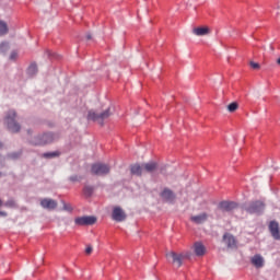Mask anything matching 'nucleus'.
Returning a JSON list of instances; mask_svg holds the SVG:
<instances>
[{"label":"nucleus","mask_w":280,"mask_h":280,"mask_svg":"<svg viewBox=\"0 0 280 280\" xmlns=\"http://www.w3.org/2000/svg\"><path fill=\"white\" fill-rule=\"evenodd\" d=\"M60 139V135L58 132H43L30 139V143L35 147H44L47 144H51Z\"/></svg>","instance_id":"1"},{"label":"nucleus","mask_w":280,"mask_h":280,"mask_svg":"<svg viewBox=\"0 0 280 280\" xmlns=\"http://www.w3.org/2000/svg\"><path fill=\"white\" fill-rule=\"evenodd\" d=\"M242 209L248 214L261 215L266 209L265 201L256 200L243 203Z\"/></svg>","instance_id":"2"},{"label":"nucleus","mask_w":280,"mask_h":280,"mask_svg":"<svg viewBox=\"0 0 280 280\" xmlns=\"http://www.w3.org/2000/svg\"><path fill=\"white\" fill-rule=\"evenodd\" d=\"M18 113L15 109L8 110L4 122L7 125V128L12 133H19L21 131V125L16 121Z\"/></svg>","instance_id":"3"},{"label":"nucleus","mask_w":280,"mask_h":280,"mask_svg":"<svg viewBox=\"0 0 280 280\" xmlns=\"http://www.w3.org/2000/svg\"><path fill=\"white\" fill-rule=\"evenodd\" d=\"M110 115H113V113H110V107L106 108L102 113H96L95 110L91 109L88 114V120L96 121L101 126H104V120L108 119Z\"/></svg>","instance_id":"4"},{"label":"nucleus","mask_w":280,"mask_h":280,"mask_svg":"<svg viewBox=\"0 0 280 280\" xmlns=\"http://www.w3.org/2000/svg\"><path fill=\"white\" fill-rule=\"evenodd\" d=\"M91 172L95 176L108 175V173H110V165H108L106 163L97 162V163L92 164Z\"/></svg>","instance_id":"5"},{"label":"nucleus","mask_w":280,"mask_h":280,"mask_svg":"<svg viewBox=\"0 0 280 280\" xmlns=\"http://www.w3.org/2000/svg\"><path fill=\"white\" fill-rule=\"evenodd\" d=\"M97 222L96 217H77L74 223L78 226H91Z\"/></svg>","instance_id":"6"},{"label":"nucleus","mask_w":280,"mask_h":280,"mask_svg":"<svg viewBox=\"0 0 280 280\" xmlns=\"http://www.w3.org/2000/svg\"><path fill=\"white\" fill-rule=\"evenodd\" d=\"M112 218L116 222H124L126 220V212L117 206L112 212Z\"/></svg>","instance_id":"7"},{"label":"nucleus","mask_w":280,"mask_h":280,"mask_svg":"<svg viewBox=\"0 0 280 280\" xmlns=\"http://www.w3.org/2000/svg\"><path fill=\"white\" fill-rule=\"evenodd\" d=\"M269 232L276 241H280V228L278 221H270Z\"/></svg>","instance_id":"8"},{"label":"nucleus","mask_w":280,"mask_h":280,"mask_svg":"<svg viewBox=\"0 0 280 280\" xmlns=\"http://www.w3.org/2000/svg\"><path fill=\"white\" fill-rule=\"evenodd\" d=\"M167 259H172V264L175 265L177 268L182 266L183 262V254H176V252H170L166 254Z\"/></svg>","instance_id":"9"},{"label":"nucleus","mask_w":280,"mask_h":280,"mask_svg":"<svg viewBox=\"0 0 280 280\" xmlns=\"http://www.w3.org/2000/svg\"><path fill=\"white\" fill-rule=\"evenodd\" d=\"M160 197L168 203H173L176 195L173 192V190H170V188H164L162 192L160 194Z\"/></svg>","instance_id":"10"},{"label":"nucleus","mask_w":280,"mask_h":280,"mask_svg":"<svg viewBox=\"0 0 280 280\" xmlns=\"http://www.w3.org/2000/svg\"><path fill=\"white\" fill-rule=\"evenodd\" d=\"M237 208V203L235 201H220L219 209L222 212H231Z\"/></svg>","instance_id":"11"},{"label":"nucleus","mask_w":280,"mask_h":280,"mask_svg":"<svg viewBox=\"0 0 280 280\" xmlns=\"http://www.w3.org/2000/svg\"><path fill=\"white\" fill-rule=\"evenodd\" d=\"M40 207L44 209H47L49 211H52V210L57 209L58 202L55 201V199H42Z\"/></svg>","instance_id":"12"},{"label":"nucleus","mask_w":280,"mask_h":280,"mask_svg":"<svg viewBox=\"0 0 280 280\" xmlns=\"http://www.w3.org/2000/svg\"><path fill=\"white\" fill-rule=\"evenodd\" d=\"M210 33V30L208 26H199V27H194L192 28V34L201 37V36H206Z\"/></svg>","instance_id":"13"},{"label":"nucleus","mask_w":280,"mask_h":280,"mask_svg":"<svg viewBox=\"0 0 280 280\" xmlns=\"http://www.w3.org/2000/svg\"><path fill=\"white\" fill-rule=\"evenodd\" d=\"M250 261L256 268H262L265 265V260L260 254H255Z\"/></svg>","instance_id":"14"},{"label":"nucleus","mask_w":280,"mask_h":280,"mask_svg":"<svg viewBox=\"0 0 280 280\" xmlns=\"http://www.w3.org/2000/svg\"><path fill=\"white\" fill-rule=\"evenodd\" d=\"M130 172L132 175L141 176L143 174V164H139V163L132 164L130 166Z\"/></svg>","instance_id":"15"},{"label":"nucleus","mask_w":280,"mask_h":280,"mask_svg":"<svg viewBox=\"0 0 280 280\" xmlns=\"http://www.w3.org/2000/svg\"><path fill=\"white\" fill-rule=\"evenodd\" d=\"M38 73V66L36 62H32L27 70H26V74L30 77V78H34L36 77Z\"/></svg>","instance_id":"16"},{"label":"nucleus","mask_w":280,"mask_h":280,"mask_svg":"<svg viewBox=\"0 0 280 280\" xmlns=\"http://www.w3.org/2000/svg\"><path fill=\"white\" fill-rule=\"evenodd\" d=\"M223 241L225 242L226 246L229 248H234L236 247V241L232 234H224Z\"/></svg>","instance_id":"17"},{"label":"nucleus","mask_w":280,"mask_h":280,"mask_svg":"<svg viewBox=\"0 0 280 280\" xmlns=\"http://www.w3.org/2000/svg\"><path fill=\"white\" fill-rule=\"evenodd\" d=\"M142 167L147 173H152L158 168V163L154 161H150L147 163H142Z\"/></svg>","instance_id":"18"},{"label":"nucleus","mask_w":280,"mask_h":280,"mask_svg":"<svg viewBox=\"0 0 280 280\" xmlns=\"http://www.w3.org/2000/svg\"><path fill=\"white\" fill-rule=\"evenodd\" d=\"M208 214L206 212H202V214H197L196 217H191V221L196 224H202L207 221Z\"/></svg>","instance_id":"19"},{"label":"nucleus","mask_w":280,"mask_h":280,"mask_svg":"<svg viewBox=\"0 0 280 280\" xmlns=\"http://www.w3.org/2000/svg\"><path fill=\"white\" fill-rule=\"evenodd\" d=\"M194 248H195V254L198 257L203 256L206 253V248H205V245H202V243H195Z\"/></svg>","instance_id":"20"},{"label":"nucleus","mask_w":280,"mask_h":280,"mask_svg":"<svg viewBox=\"0 0 280 280\" xmlns=\"http://www.w3.org/2000/svg\"><path fill=\"white\" fill-rule=\"evenodd\" d=\"M9 34V25L5 21L0 20V37Z\"/></svg>","instance_id":"21"},{"label":"nucleus","mask_w":280,"mask_h":280,"mask_svg":"<svg viewBox=\"0 0 280 280\" xmlns=\"http://www.w3.org/2000/svg\"><path fill=\"white\" fill-rule=\"evenodd\" d=\"M94 191H95V187L94 186H84V188H83V195L86 198H90L91 196H93Z\"/></svg>","instance_id":"22"},{"label":"nucleus","mask_w":280,"mask_h":280,"mask_svg":"<svg viewBox=\"0 0 280 280\" xmlns=\"http://www.w3.org/2000/svg\"><path fill=\"white\" fill-rule=\"evenodd\" d=\"M58 156H60V151H51V152L43 153V158H45V159H55Z\"/></svg>","instance_id":"23"},{"label":"nucleus","mask_w":280,"mask_h":280,"mask_svg":"<svg viewBox=\"0 0 280 280\" xmlns=\"http://www.w3.org/2000/svg\"><path fill=\"white\" fill-rule=\"evenodd\" d=\"M10 50V43L9 42H2L0 44V54H7Z\"/></svg>","instance_id":"24"},{"label":"nucleus","mask_w":280,"mask_h":280,"mask_svg":"<svg viewBox=\"0 0 280 280\" xmlns=\"http://www.w3.org/2000/svg\"><path fill=\"white\" fill-rule=\"evenodd\" d=\"M8 159L11 160H19L22 156V151H14V152H10L8 153Z\"/></svg>","instance_id":"25"},{"label":"nucleus","mask_w":280,"mask_h":280,"mask_svg":"<svg viewBox=\"0 0 280 280\" xmlns=\"http://www.w3.org/2000/svg\"><path fill=\"white\" fill-rule=\"evenodd\" d=\"M238 107V104L236 102H232L228 105V109L230 113H234Z\"/></svg>","instance_id":"26"},{"label":"nucleus","mask_w":280,"mask_h":280,"mask_svg":"<svg viewBox=\"0 0 280 280\" xmlns=\"http://www.w3.org/2000/svg\"><path fill=\"white\" fill-rule=\"evenodd\" d=\"M16 206L14 199H8V201H5L4 207L7 208H14Z\"/></svg>","instance_id":"27"},{"label":"nucleus","mask_w":280,"mask_h":280,"mask_svg":"<svg viewBox=\"0 0 280 280\" xmlns=\"http://www.w3.org/2000/svg\"><path fill=\"white\" fill-rule=\"evenodd\" d=\"M69 180L70 182H72V183H75V182H80V176H78V175H71L70 177H69Z\"/></svg>","instance_id":"28"},{"label":"nucleus","mask_w":280,"mask_h":280,"mask_svg":"<svg viewBox=\"0 0 280 280\" xmlns=\"http://www.w3.org/2000/svg\"><path fill=\"white\" fill-rule=\"evenodd\" d=\"M46 55L48 58H57V54L51 50H46Z\"/></svg>","instance_id":"29"},{"label":"nucleus","mask_w":280,"mask_h":280,"mask_svg":"<svg viewBox=\"0 0 280 280\" xmlns=\"http://www.w3.org/2000/svg\"><path fill=\"white\" fill-rule=\"evenodd\" d=\"M19 54L18 51L13 50L11 54H10V60H16Z\"/></svg>","instance_id":"30"},{"label":"nucleus","mask_w":280,"mask_h":280,"mask_svg":"<svg viewBox=\"0 0 280 280\" xmlns=\"http://www.w3.org/2000/svg\"><path fill=\"white\" fill-rule=\"evenodd\" d=\"M250 67L254 70H258L260 68L259 63L258 62H254V61H250Z\"/></svg>","instance_id":"31"},{"label":"nucleus","mask_w":280,"mask_h":280,"mask_svg":"<svg viewBox=\"0 0 280 280\" xmlns=\"http://www.w3.org/2000/svg\"><path fill=\"white\" fill-rule=\"evenodd\" d=\"M91 253H93V247H91V245H88V247L85 248V254L91 255Z\"/></svg>","instance_id":"32"},{"label":"nucleus","mask_w":280,"mask_h":280,"mask_svg":"<svg viewBox=\"0 0 280 280\" xmlns=\"http://www.w3.org/2000/svg\"><path fill=\"white\" fill-rule=\"evenodd\" d=\"M0 217L7 218L8 217V212L0 211Z\"/></svg>","instance_id":"33"},{"label":"nucleus","mask_w":280,"mask_h":280,"mask_svg":"<svg viewBox=\"0 0 280 280\" xmlns=\"http://www.w3.org/2000/svg\"><path fill=\"white\" fill-rule=\"evenodd\" d=\"M86 39H88V40L93 39V36L91 35V33H88V34H86Z\"/></svg>","instance_id":"34"},{"label":"nucleus","mask_w":280,"mask_h":280,"mask_svg":"<svg viewBox=\"0 0 280 280\" xmlns=\"http://www.w3.org/2000/svg\"><path fill=\"white\" fill-rule=\"evenodd\" d=\"M166 168V165H162L161 167H160V172L163 174V171Z\"/></svg>","instance_id":"35"},{"label":"nucleus","mask_w":280,"mask_h":280,"mask_svg":"<svg viewBox=\"0 0 280 280\" xmlns=\"http://www.w3.org/2000/svg\"><path fill=\"white\" fill-rule=\"evenodd\" d=\"M3 148V142L0 141V150Z\"/></svg>","instance_id":"36"},{"label":"nucleus","mask_w":280,"mask_h":280,"mask_svg":"<svg viewBox=\"0 0 280 280\" xmlns=\"http://www.w3.org/2000/svg\"><path fill=\"white\" fill-rule=\"evenodd\" d=\"M27 133L31 135V133H32V129H28V130H27Z\"/></svg>","instance_id":"37"},{"label":"nucleus","mask_w":280,"mask_h":280,"mask_svg":"<svg viewBox=\"0 0 280 280\" xmlns=\"http://www.w3.org/2000/svg\"><path fill=\"white\" fill-rule=\"evenodd\" d=\"M277 63L280 66V58H278Z\"/></svg>","instance_id":"38"},{"label":"nucleus","mask_w":280,"mask_h":280,"mask_svg":"<svg viewBox=\"0 0 280 280\" xmlns=\"http://www.w3.org/2000/svg\"><path fill=\"white\" fill-rule=\"evenodd\" d=\"M0 207H2V199H0Z\"/></svg>","instance_id":"39"},{"label":"nucleus","mask_w":280,"mask_h":280,"mask_svg":"<svg viewBox=\"0 0 280 280\" xmlns=\"http://www.w3.org/2000/svg\"><path fill=\"white\" fill-rule=\"evenodd\" d=\"M2 176V172H0V177Z\"/></svg>","instance_id":"40"}]
</instances>
